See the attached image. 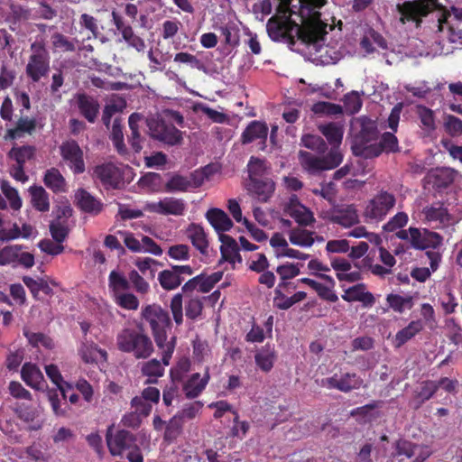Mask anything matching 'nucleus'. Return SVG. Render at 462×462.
I'll return each mask as SVG.
<instances>
[{"mask_svg":"<svg viewBox=\"0 0 462 462\" xmlns=\"http://www.w3.org/2000/svg\"><path fill=\"white\" fill-rule=\"evenodd\" d=\"M299 16L301 24H298L290 17H271L266 24L269 37L288 45L291 51L298 42L303 45H310L323 41L327 35L328 23L321 20L320 9L328 4V0H298Z\"/></svg>","mask_w":462,"mask_h":462,"instance_id":"f257e3e1","label":"nucleus"},{"mask_svg":"<svg viewBox=\"0 0 462 462\" xmlns=\"http://www.w3.org/2000/svg\"><path fill=\"white\" fill-rule=\"evenodd\" d=\"M141 317L149 324L154 341L162 350V363L164 365H168L176 345V337H172L169 341L167 340V330L171 328L169 312L162 309L161 305L153 303L143 307Z\"/></svg>","mask_w":462,"mask_h":462,"instance_id":"f03ea898","label":"nucleus"},{"mask_svg":"<svg viewBox=\"0 0 462 462\" xmlns=\"http://www.w3.org/2000/svg\"><path fill=\"white\" fill-rule=\"evenodd\" d=\"M174 125L183 127L184 118L180 112L171 109H165L147 120L151 137L171 146L180 144L183 140L182 132Z\"/></svg>","mask_w":462,"mask_h":462,"instance_id":"7ed1b4c3","label":"nucleus"},{"mask_svg":"<svg viewBox=\"0 0 462 462\" xmlns=\"http://www.w3.org/2000/svg\"><path fill=\"white\" fill-rule=\"evenodd\" d=\"M116 346L121 352L133 354L136 359L148 358L153 352L150 337L133 328H123L116 335Z\"/></svg>","mask_w":462,"mask_h":462,"instance_id":"20e7f679","label":"nucleus"},{"mask_svg":"<svg viewBox=\"0 0 462 462\" xmlns=\"http://www.w3.org/2000/svg\"><path fill=\"white\" fill-rule=\"evenodd\" d=\"M359 131L354 135L351 149L353 154L365 159H372L374 144L379 139V130L376 121L360 116L356 119Z\"/></svg>","mask_w":462,"mask_h":462,"instance_id":"39448f33","label":"nucleus"},{"mask_svg":"<svg viewBox=\"0 0 462 462\" xmlns=\"http://www.w3.org/2000/svg\"><path fill=\"white\" fill-rule=\"evenodd\" d=\"M51 70V55L45 39L36 38L30 45V55L25 66V74L32 83L46 78Z\"/></svg>","mask_w":462,"mask_h":462,"instance_id":"423d86ee","label":"nucleus"},{"mask_svg":"<svg viewBox=\"0 0 462 462\" xmlns=\"http://www.w3.org/2000/svg\"><path fill=\"white\" fill-rule=\"evenodd\" d=\"M343 161V154L337 149H330L326 155L318 156L300 150L299 162L302 169L311 175L337 168Z\"/></svg>","mask_w":462,"mask_h":462,"instance_id":"0eeeda50","label":"nucleus"},{"mask_svg":"<svg viewBox=\"0 0 462 462\" xmlns=\"http://www.w3.org/2000/svg\"><path fill=\"white\" fill-rule=\"evenodd\" d=\"M439 6L437 0H413L398 4L396 7L401 14L400 22L402 24L413 22L416 28H419L421 25L422 18L438 9Z\"/></svg>","mask_w":462,"mask_h":462,"instance_id":"6e6552de","label":"nucleus"},{"mask_svg":"<svg viewBox=\"0 0 462 462\" xmlns=\"http://www.w3.org/2000/svg\"><path fill=\"white\" fill-rule=\"evenodd\" d=\"M60 153L74 174H81L86 171L84 152L77 141L69 139L62 142L60 145Z\"/></svg>","mask_w":462,"mask_h":462,"instance_id":"1a4fd4ad","label":"nucleus"},{"mask_svg":"<svg viewBox=\"0 0 462 462\" xmlns=\"http://www.w3.org/2000/svg\"><path fill=\"white\" fill-rule=\"evenodd\" d=\"M396 199L393 194L381 190L368 202L365 216L370 220H382L394 207Z\"/></svg>","mask_w":462,"mask_h":462,"instance_id":"9d476101","label":"nucleus"},{"mask_svg":"<svg viewBox=\"0 0 462 462\" xmlns=\"http://www.w3.org/2000/svg\"><path fill=\"white\" fill-rule=\"evenodd\" d=\"M106 439L108 449L114 456H121L137 444V439L134 433L125 430H118L113 434V426L107 429Z\"/></svg>","mask_w":462,"mask_h":462,"instance_id":"9b49d317","label":"nucleus"},{"mask_svg":"<svg viewBox=\"0 0 462 462\" xmlns=\"http://www.w3.org/2000/svg\"><path fill=\"white\" fill-rule=\"evenodd\" d=\"M363 379L356 373L337 374L330 377L322 378L319 384L328 389H336L342 393H349L352 390L359 389L363 384Z\"/></svg>","mask_w":462,"mask_h":462,"instance_id":"f8f14e48","label":"nucleus"},{"mask_svg":"<svg viewBox=\"0 0 462 462\" xmlns=\"http://www.w3.org/2000/svg\"><path fill=\"white\" fill-rule=\"evenodd\" d=\"M193 274V269L189 265H172L159 273L158 281L165 291L177 289L185 280L186 276Z\"/></svg>","mask_w":462,"mask_h":462,"instance_id":"ddd939ff","label":"nucleus"},{"mask_svg":"<svg viewBox=\"0 0 462 462\" xmlns=\"http://www.w3.org/2000/svg\"><path fill=\"white\" fill-rule=\"evenodd\" d=\"M8 264L31 268L34 265V256L31 253L22 252L21 245H8L0 250V265Z\"/></svg>","mask_w":462,"mask_h":462,"instance_id":"4468645a","label":"nucleus"},{"mask_svg":"<svg viewBox=\"0 0 462 462\" xmlns=\"http://www.w3.org/2000/svg\"><path fill=\"white\" fill-rule=\"evenodd\" d=\"M144 209L161 215L182 216L186 204L181 199L167 197L158 202L147 203Z\"/></svg>","mask_w":462,"mask_h":462,"instance_id":"2eb2a0df","label":"nucleus"},{"mask_svg":"<svg viewBox=\"0 0 462 462\" xmlns=\"http://www.w3.org/2000/svg\"><path fill=\"white\" fill-rule=\"evenodd\" d=\"M210 380L209 368L207 367L203 375L194 373L182 381V392L188 400L198 398L206 389Z\"/></svg>","mask_w":462,"mask_h":462,"instance_id":"dca6fc26","label":"nucleus"},{"mask_svg":"<svg viewBox=\"0 0 462 462\" xmlns=\"http://www.w3.org/2000/svg\"><path fill=\"white\" fill-rule=\"evenodd\" d=\"M94 176L106 188L118 189L122 180L119 169L112 162L97 165Z\"/></svg>","mask_w":462,"mask_h":462,"instance_id":"f3484780","label":"nucleus"},{"mask_svg":"<svg viewBox=\"0 0 462 462\" xmlns=\"http://www.w3.org/2000/svg\"><path fill=\"white\" fill-rule=\"evenodd\" d=\"M76 105L79 114L90 124H94L99 115L100 104L97 97L86 93L76 96Z\"/></svg>","mask_w":462,"mask_h":462,"instance_id":"a211bd4d","label":"nucleus"},{"mask_svg":"<svg viewBox=\"0 0 462 462\" xmlns=\"http://www.w3.org/2000/svg\"><path fill=\"white\" fill-rule=\"evenodd\" d=\"M268 135V126L265 123L257 120L252 121L245 127L241 134V143L248 144L254 141H260V150L263 151L266 147V140Z\"/></svg>","mask_w":462,"mask_h":462,"instance_id":"6ab92c4d","label":"nucleus"},{"mask_svg":"<svg viewBox=\"0 0 462 462\" xmlns=\"http://www.w3.org/2000/svg\"><path fill=\"white\" fill-rule=\"evenodd\" d=\"M249 194L257 201L265 203L274 191V182L270 179L251 180L246 185Z\"/></svg>","mask_w":462,"mask_h":462,"instance_id":"aec40b11","label":"nucleus"},{"mask_svg":"<svg viewBox=\"0 0 462 462\" xmlns=\"http://www.w3.org/2000/svg\"><path fill=\"white\" fill-rule=\"evenodd\" d=\"M341 298L346 302L360 301L365 308H370L375 302L373 293L366 291V285L362 282L346 289Z\"/></svg>","mask_w":462,"mask_h":462,"instance_id":"412c9836","label":"nucleus"},{"mask_svg":"<svg viewBox=\"0 0 462 462\" xmlns=\"http://www.w3.org/2000/svg\"><path fill=\"white\" fill-rule=\"evenodd\" d=\"M219 240L222 243L220 245L221 259L219 263L228 262L235 263L236 262L241 263L242 257L239 254V247L236 241L230 236L220 234Z\"/></svg>","mask_w":462,"mask_h":462,"instance_id":"4be33fe9","label":"nucleus"},{"mask_svg":"<svg viewBox=\"0 0 462 462\" xmlns=\"http://www.w3.org/2000/svg\"><path fill=\"white\" fill-rule=\"evenodd\" d=\"M435 380L422 381L414 390L412 399L410 402L414 410L420 409L427 401L430 400L437 393Z\"/></svg>","mask_w":462,"mask_h":462,"instance_id":"5701e85b","label":"nucleus"},{"mask_svg":"<svg viewBox=\"0 0 462 462\" xmlns=\"http://www.w3.org/2000/svg\"><path fill=\"white\" fill-rule=\"evenodd\" d=\"M36 128L37 120L35 117L22 116L16 121L14 127L7 130L6 138L18 140L24 137L25 134L32 135L36 131Z\"/></svg>","mask_w":462,"mask_h":462,"instance_id":"b1692460","label":"nucleus"},{"mask_svg":"<svg viewBox=\"0 0 462 462\" xmlns=\"http://www.w3.org/2000/svg\"><path fill=\"white\" fill-rule=\"evenodd\" d=\"M287 212L300 226H310L315 221L312 212L300 204L296 197L291 199L287 207Z\"/></svg>","mask_w":462,"mask_h":462,"instance_id":"393cba45","label":"nucleus"},{"mask_svg":"<svg viewBox=\"0 0 462 462\" xmlns=\"http://www.w3.org/2000/svg\"><path fill=\"white\" fill-rule=\"evenodd\" d=\"M75 197L79 208L85 213L97 215L103 209V203L84 189H79Z\"/></svg>","mask_w":462,"mask_h":462,"instance_id":"a878e982","label":"nucleus"},{"mask_svg":"<svg viewBox=\"0 0 462 462\" xmlns=\"http://www.w3.org/2000/svg\"><path fill=\"white\" fill-rule=\"evenodd\" d=\"M276 359L277 353L274 346L269 343L258 349L254 355L257 367L264 373H268L273 369Z\"/></svg>","mask_w":462,"mask_h":462,"instance_id":"bb28decb","label":"nucleus"},{"mask_svg":"<svg viewBox=\"0 0 462 462\" xmlns=\"http://www.w3.org/2000/svg\"><path fill=\"white\" fill-rule=\"evenodd\" d=\"M206 218L219 235L229 231L233 226L231 218L220 208H214L208 209L206 213Z\"/></svg>","mask_w":462,"mask_h":462,"instance_id":"cd10ccee","label":"nucleus"},{"mask_svg":"<svg viewBox=\"0 0 462 462\" xmlns=\"http://www.w3.org/2000/svg\"><path fill=\"white\" fill-rule=\"evenodd\" d=\"M186 236L192 245L203 255L208 254V241L204 228L195 223L190 224L186 229Z\"/></svg>","mask_w":462,"mask_h":462,"instance_id":"c85d7f7f","label":"nucleus"},{"mask_svg":"<svg viewBox=\"0 0 462 462\" xmlns=\"http://www.w3.org/2000/svg\"><path fill=\"white\" fill-rule=\"evenodd\" d=\"M319 131L326 137L328 143L331 145L330 149H337L340 151L339 146L343 140L344 129L341 125L335 122H330L325 125H320L318 127Z\"/></svg>","mask_w":462,"mask_h":462,"instance_id":"c756f323","label":"nucleus"},{"mask_svg":"<svg viewBox=\"0 0 462 462\" xmlns=\"http://www.w3.org/2000/svg\"><path fill=\"white\" fill-rule=\"evenodd\" d=\"M424 328L420 319L411 320L405 328L399 330L393 339V346L396 348L402 347L409 340L413 338Z\"/></svg>","mask_w":462,"mask_h":462,"instance_id":"7c9ffc66","label":"nucleus"},{"mask_svg":"<svg viewBox=\"0 0 462 462\" xmlns=\"http://www.w3.org/2000/svg\"><path fill=\"white\" fill-rule=\"evenodd\" d=\"M21 378L30 387L33 389H40L43 382V374L37 365L31 362H26L23 365L21 369Z\"/></svg>","mask_w":462,"mask_h":462,"instance_id":"2f4dec72","label":"nucleus"},{"mask_svg":"<svg viewBox=\"0 0 462 462\" xmlns=\"http://www.w3.org/2000/svg\"><path fill=\"white\" fill-rule=\"evenodd\" d=\"M399 144L397 137L390 132L383 133L380 139L374 144V150L372 152V158L378 157L383 152H397Z\"/></svg>","mask_w":462,"mask_h":462,"instance_id":"473e14b6","label":"nucleus"},{"mask_svg":"<svg viewBox=\"0 0 462 462\" xmlns=\"http://www.w3.org/2000/svg\"><path fill=\"white\" fill-rule=\"evenodd\" d=\"M31 196V203L34 209L39 212H48L50 210L49 193L42 186L33 185L28 189Z\"/></svg>","mask_w":462,"mask_h":462,"instance_id":"72a5a7b5","label":"nucleus"},{"mask_svg":"<svg viewBox=\"0 0 462 462\" xmlns=\"http://www.w3.org/2000/svg\"><path fill=\"white\" fill-rule=\"evenodd\" d=\"M44 185L54 193L64 192L66 190L67 182L60 170L52 167L48 169L43 176Z\"/></svg>","mask_w":462,"mask_h":462,"instance_id":"f704fd0d","label":"nucleus"},{"mask_svg":"<svg viewBox=\"0 0 462 462\" xmlns=\"http://www.w3.org/2000/svg\"><path fill=\"white\" fill-rule=\"evenodd\" d=\"M430 182L433 187L441 191L450 186L455 180V171L449 168L436 169L430 175Z\"/></svg>","mask_w":462,"mask_h":462,"instance_id":"c9c22d12","label":"nucleus"},{"mask_svg":"<svg viewBox=\"0 0 462 462\" xmlns=\"http://www.w3.org/2000/svg\"><path fill=\"white\" fill-rule=\"evenodd\" d=\"M45 372L49 379L58 387L60 395H62V399L65 401L67 399V393L73 389L72 384L63 380L60 369L56 365L51 364L46 365Z\"/></svg>","mask_w":462,"mask_h":462,"instance_id":"e433bc0d","label":"nucleus"},{"mask_svg":"<svg viewBox=\"0 0 462 462\" xmlns=\"http://www.w3.org/2000/svg\"><path fill=\"white\" fill-rule=\"evenodd\" d=\"M388 309L397 313H403L405 310H411L414 302L411 295L402 296L396 293H390L386 296Z\"/></svg>","mask_w":462,"mask_h":462,"instance_id":"4c0bfd02","label":"nucleus"},{"mask_svg":"<svg viewBox=\"0 0 462 462\" xmlns=\"http://www.w3.org/2000/svg\"><path fill=\"white\" fill-rule=\"evenodd\" d=\"M331 221L342 226L349 227L358 222V216L353 206H347L346 208L337 210L333 213Z\"/></svg>","mask_w":462,"mask_h":462,"instance_id":"58836bf2","label":"nucleus"},{"mask_svg":"<svg viewBox=\"0 0 462 462\" xmlns=\"http://www.w3.org/2000/svg\"><path fill=\"white\" fill-rule=\"evenodd\" d=\"M314 234L313 231L296 227L290 230L289 240L294 245L310 247L315 242Z\"/></svg>","mask_w":462,"mask_h":462,"instance_id":"ea45409f","label":"nucleus"},{"mask_svg":"<svg viewBox=\"0 0 462 462\" xmlns=\"http://www.w3.org/2000/svg\"><path fill=\"white\" fill-rule=\"evenodd\" d=\"M82 360L86 364H92L97 362V355L98 354L105 361L107 359V352L105 349L99 348L97 344L82 343L79 349Z\"/></svg>","mask_w":462,"mask_h":462,"instance_id":"a19ab883","label":"nucleus"},{"mask_svg":"<svg viewBox=\"0 0 462 462\" xmlns=\"http://www.w3.org/2000/svg\"><path fill=\"white\" fill-rule=\"evenodd\" d=\"M295 288L296 286L293 285L291 282H280L274 290L273 306L282 310H289L291 307L290 297H287L282 291Z\"/></svg>","mask_w":462,"mask_h":462,"instance_id":"79ce46f5","label":"nucleus"},{"mask_svg":"<svg viewBox=\"0 0 462 462\" xmlns=\"http://www.w3.org/2000/svg\"><path fill=\"white\" fill-rule=\"evenodd\" d=\"M23 336L27 338L32 347L43 346L45 349L54 348L53 340L46 334L42 332H32L28 328H23Z\"/></svg>","mask_w":462,"mask_h":462,"instance_id":"37998d69","label":"nucleus"},{"mask_svg":"<svg viewBox=\"0 0 462 462\" xmlns=\"http://www.w3.org/2000/svg\"><path fill=\"white\" fill-rule=\"evenodd\" d=\"M110 138L119 154L125 155L127 153V148L124 142L123 124L121 118H116L114 120Z\"/></svg>","mask_w":462,"mask_h":462,"instance_id":"c03bdc74","label":"nucleus"},{"mask_svg":"<svg viewBox=\"0 0 462 462\" xmlns=\"http://www.w3.org/2000/svg\"><path fill=\"white\" fill-rule=\"evenodd\" d=\"M23 282L31 291L34 299H38V294L42 291L46 295H52L53 291L44 279L35 280L30 276H23Z\"/></svg>","mask_w":462,"mask_h":462,"instance_id":"a18cd8bd","label":"nucleus"},{"mask_svg":"<svg viewBox=\"0 0 462 462\" xmlns=\"http://www.w3.org/2000/svg\"><path fill=\"white\" fill-rule=\"evenodd\" d=\"M35 152L36 148L32 145H22L13 147L8 152V156L17 164L25 165L26 162L33 159Z\"/></svg>","mask_w":462,"mask_h":462,"instance_id":"49530a36","label":"nucleus"},{"mask_svg":"<svg viewBox=\"0 0 462 462\" xmlns=\"http://www.w3.org/2000/svg\"><path fill=\"white\" fill-rule=\"evenodd\" d=\"M142 373L148 377L145 383H156L158 378L163 375L164 367L157 359H152L143 364Z\"/></svg>","mask_w":462,"mask_h":462,"instance_id":"de8ad7c7","label":"nucleus"},{"mask_svg":"<svg viewBox=\"0 0 462 462\" xmlns=\"http://www.w3.org/2000/svg\"><path fill=\"white\" fill-rule=\"evenodd\" d=\"M301 144L319 154H325L328 151V144L325 140L317 134H303L300 139Z\"/></svg>","mask_w":462,"mask_h":462,"instance_id":"09e8293b","label":"nucleus"},{"mask_svg":"<svg viewBox=\"0 0 462 462\" xmlns=\"http://www.w3.org/2000/svg\"><path fill=\"white\" fill-rule=\"evenodd\" d=\"M139 120L140 116L135 113L132 114L128 118L129 128L131 130V134L128 137V141L134 152H140L143 148L138 127Z\"/></svg>","mask_w":462,"mask_h":462,"instance_id":"8fccbe9b","label":"nucleus"},{"mask_svg":"<svg viewBox=\"0 0 462 462\" xmlns=\"http://www.w3.org/2000/svg\"><path fill=\"white\" fill-rule=\"evenodd\" d=\"M108 286L113 291L114 296L122 293L123 291L130 289L129 279L125 278L123 274L114 270L109 273L108 276Z\"/></svg>","mask_w":462,"mask_h":462,"instance_id":"3c124183","label":"nucleus"},{"mask_svg":"<svg viewBox=\"0 0 462 462\" xmlns=\"http://www.w3.org/2000/svg\"><path fill=\"white\" fill-rule=\"evenodd\" d=\"M60 390L58 387L53 389H49L47 392V397L51 403L53 413L56 416H66L68 414L69 405L64 402L63 406L61 404L62 398H60Z\"/></svg>","mask_w":462,"mask_h":462,"instance_id":"603ef678","label":"nucleus"},{"mask_svg":"<svg viewBox=\"0 0 462 462\" xmlns=\"http://www.w3.org/2000/svg\"><path fill=\"white\" fill-rule=\"evenodd\" d=\"M183 421L180 416L174 415L166 424L163 439L166 442L171 443L182 432Z\"/></svg>","mask_w":462,"mask_h":462,"instance_id":"864d4df0","label":"nucleus"},{"mask_svg":"<svg viewBox=\"0 0 462 462\" xmlns=\"http://www.w3.org/2000/svg\"><path fill=\"white\" fill-rule=\"evenodd\" d=\"M311 111L319 116H337L342 115L344 112L340 105L328 101L315 103L311 107Z\"/></svg>","mask_w":462,"mask_h":462,"instance_id":"5fc2aeb1","label":"nucleus"},{"mask_svg":"<svg viewBox=\"0 0 462 462\" xmlns=\"http://www.w3.org/2000/svg\"><path fill=\"white\" fill-rule=\"evenodd\" d=\"M117 306L127 310H136L139 308L138 298L131 292H122L114 296Z\"/></svg>","mask_w":462,"mask_h":462,"instance_id":"6e6d98bb","label":"nucleus"},{"mask_svg":"<svg viewBox=\"0 0 462 462\" xmlns=\"http://www.w3.org/2000/svg\"><path fill=\"white\" fill-rule=\"evenodd\" d=\"M49 228L51 237L56 243H63L69 236V229L66 221H51Z\"/></svg>","mask_w":462,"mask_h":462,"instance_id":"4d7b16f0","label":"nucleus"},{"mask_svg":"<svg viewBox=\"0 0 462 462\" xmlns=\"http://www.w3.org/2000/svg\"><path fill=\"white\" fill-rule=\"evenodd\" d=\"M345 112L347 115L358 113L362 107L363 102L358 93L352 91L344 96L343 98Z\"/></svg>","mask_w":462,"mask_h":462,"instance_id":"13d9d810","label":"nucleus"},{"mask_svg":"<svg viewBox=\"0 0 462 462\" xmlns=\"http://www.w3.org/2000/svg\"><path fill=\"white\" fill-rule=\"evenodd\" d=\"M205 298L193 297L185 303L186 317L191 320L197 319L202 313L204 305L203 300Z\"/></svg>","mask_w":462,"mask_h":462,"instance_id":"bf43d9fd","label":"nucleus"},{"mask_svg":"<svg viewBox=\"0 0 462 462\" xmlns=\"http://www.w3.org/2000/svg\"><path fill=\"white\" fill-rule=\"evenodd\" d=\"M191 362L189 357H181L176 366L171 370L172 382H182L184 375L189 372Z\"/></svg>","mask_w":462,"mask_h":462,"instance_id":"052dcab7","label":"nucleus"},{"mask_svg":"<svg viewBox=\"0 0 462 462\" xmlns=\"http://www.w3.org/2000/svg\"><path fill=\"white\" fill-rule=\"evenodd\" d=\"M51 43L53 48L64 52H73L76 51L74 42L60 32H55L51 35Z\"/></svg>","mask_w":462,"mask_h":462,"instance_id":"680f3d73","label":"nucleus"},{"mask_svg":"<svg viewBox=\"0 0 462 462\" xmlns=\"http://www.w3.org/2000/svg\"><path fill=\"white\" fill-rule=\"evenodd\" d=\"M128 279L130 284H132L134 290L139 294H146L150 291L149 283L144 278L136 271L132 270L128 273Z\"/></svg>","mask_w":462,"mask_h":462,"instance_id":"e2e57ef3","label":"nucleus"},{"mask_svg":"<svg viewBox=\"0 0 462 462\" xmlns=\"http://www.w3.org/2000/svg\"><path fill=\"white\" fill-rule=\"evenodd\" d=\"M190 187V180L181 175L172 176L165 185L167 191H187Z\"/></svg>","mask_w":462,"mask_h":462,"instance_id":"0e129e2a","label":"nucleus"},{"mask_svg":"<svg viewBox=\"0 0 462 462\" xmlns=\"http://www.w3.org/2000/svg\"><path fill=\"white\" fill-rule=\"evenodd\" d=\"M183 297L181 293L175 294L171 300L170 309L176 325L183 323Z\"/></svg>","mask_w":462,"mask_h":462,"instance_id":"69168bd1","label":"nucleus"},{"mask_svg":"<svg viewBox=\"0 0 462 462\" xmlns=\"http://www.w3.org/2000/svg\"><path fill=\"white\" fill-rule=\"evenodd\" d=\"M425 217L429 221H439L444 223L448 220V210L442 205L427 207L424 209Z\"/></svg>","mask_w":462,"mask_h":462,"instance_id":"338daca9","label":"nucleus"},{"mask_svg":"<svg viewBox=\"0 0 462 462\" xmlns=\"http://www.w3.org/2000/svg\"><path fill=\"white\" fill-rule=\"evenodd\" d=\"M418 115L425 130L431 132L436 129L435 116L431 109L424 106H420L418 107Z\"/></svg>","mask_w":462,"mask_h":462,"instance_id":"774afa93","label":"nucleus"}]
</instances>
